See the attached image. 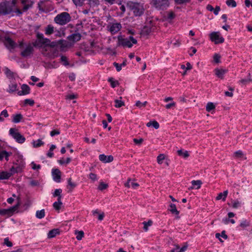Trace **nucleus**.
I'll use <instances>...</instances> for the list:
<instances>
[{"label": "nucleus", "mask_w": 252, "mask_h": 252, "mask_svg": "<svg viewBox=\"0 0 252 252\" xmlns=\"http://www.w3.org/2000/svg\"><path fill=\"white\" fill-rule=\"evenodd\" d=\"M142 223L144 225V230H145V231H147L148 230V227L152 225L153 221L151 220H149L148 221L143 222Z\"/></svg>", "instance_id": "nucleus-35"}, {"label": "nucleus", "mask_w": 252, "mask_h": 252, "mask_svg": "<svg viewBox=\"0 0 252 252\" xmlns=\"http://www.w3.org/2000/svg\"><path fill=\"white\" fill-rule=\"evenodd\" d=\"M108 187V185L103 182H101L98 186V189L100 190L106 189Z\"/></svg>", "instance_id": "nucleus-49"}, {"label": "nucleus", "mask_w": 252, "mask_h": 252, "mask_svg": "<svg viewBox=\"0 0 252 252\" xmlns=\"http://www.w3.org/2000/svg\"><path fill=\"white\" fill-rule=\"evenodd\" d=\"M168 210H169L173 214L178 215L179 214V212L176 208V205L173 203H171L170 204Z\"/></svg>", "instance_id": "nucleus-22"}, {"label": "nucleus", "mask_w": 252, "mask_h": 252, "mask_svg": "<svg viewBox=\"0 0 252 252\" xmlns=\"http://www.w3.org/2000/svg\"><path fill=\"white\" fill-rule=\"evenodd\" d=\"M114 102H115V106L116 108H120L125 105L124 102L121 100L116 99V100H115Z\"/></svg>", "instance_id": "nucleus-42"}, {"label": "nucleus", "mask_w": 252, "mask_h": 252, "mask_svg": "<svg viewBox=\"0 0 252 252\" xmlns=\"http://www.w3.org/2000/svg\"><path fill=\"white\" fill-rule=\"evenodd\" d=\"M222 220L225 224H227L228 222H230L232 224L235 223V221L234 219H230V218H225L223 219Z\"/></svg>", "instance_id": "nucleus-54"}, {"label": "nucleus", "mask_w": 252, "mask_h": 252, "mask_svg": "<svg viewBox=\"0 0 252 252\" xmlns=\"http://www.w3.org/2000/svg\"><path fill=\"white\" fill-rule=\"evenodd\" d=\"M32 165V169L33 170L39 169L41 168V166L39 164H36L33 161L31 163Z\"/></svg>", "instance_id": "nucleus-59"}, {"label": "nucleus", "mask_w": 252, "mask_h": 252, "mask_svg": "<svg viewBox=\"0 0 252 252\" xmlns=\"http://www.w3.org/2000/svg\"><path fill=\"white\" fill-rule=\"evenodd\" d=\"M241 206V202L238 200H235L232 202V206L233 208L237 209Z\"/></svg>", "instance_id": "nucleus-46"}, {"label": "nucleus", "mask_w": 252, "mask_h": 252, "mask_svg": "<svg viewBox=\"0 0 252 252\" xmlns=\"http://www.w3.org/2000/svg\"><path fill=\"white\" fill-rule=\"evenodd\" d=\"M2 10L4 14H10L13 11L12 8L8 6H6L4 8H2Z\"/></svg>", "instance_id": "nucleus-39"}, {"label": "nucleus", "mask_w": 252, "mask_h": 252, "mask_svg": "<svg viewBox=\"0 0 252 252\" xmlns=\"http://www.w3.org/2000/svg\"><path fill=\"white\" fill-rule=\"evenodd\" d=\"M50 43V40L47 38H43V39H37L33 43L34 47H41L43 45H49Z\"/></svg>", "instance_id": "nucleus-10"}, {"label": "nucleus", "mask_w": 252, "mask_h": 252, "mask_svg": "<svg viewBox=\"0 0 252 252\" xmlns=\"http://www.w3.org/2000/svg\"><path fill=\"white\" fill-rule=\"evenodd\" d=\"M81 35L79 33H73L68 36L67 39L72 42H77L81 39Z\"/></svg>", "instance_id": "nucleus-16"}, {"label": "nucleus", "mask_w": 252, "mask_h": 252, "mask_svg": "<svg viewBox=\"0 0 252 252\" xmlns=\"http://www.w3.org/2000/svg\"><path fill=\"white\" fill-rule=\"evenodd\" d=\"M60 134V131L58 130H53L50 132V135L52 137L56 135H59Z\"/></svg>", "instance_id": "nucleus-60"}, {"label": "nucleus", "mask_w": 252, "mask_h": 252, "mask_svg": "<svg viewBox=\"0 0 252 252\" xmlns=\"http://www.w3.org/2000/svg\"><path fill=\"white\" fill-rule=\"evenodd\" d=\"M12 122L14 123H18L20 122L22 119L23 118L22 115L21 114H17L16 115H13L12 116Z\"/></svg>", "instance_id": "nucleus-21"}, {"label": "nucleus", "mask_w": 252, "mask_h": 252, "mask_svg": "<svg viewBox=\"0 0 252 252\" xmlns=\"http://www.w3.org/2000/svg\"><path fill=\"white\" fill-rule=\"evenodd\" d=\"M137 43V40L132 36H129L128 38H124L121 35L118 36L117 46H122L124 47L131 48L133 44H136Z\"/></svg>", "instance_id": "nucleus-2"}, {"label": "nucleus", "mask_w": 252, "mask_h": 252, "mask_svg": "<svg viewBox=\"0 0 252 252\" xmlns=\"http://www.w3.org/2000/svg\"><path fill=\"white\" fill-rule=\"evenodd\" d=\"M60 234V231L58 229H53L50 230L48 234V238H52L55 237Z\"/></svg>", "instance_id": "nucleus-18"}, {"label": "nucleus", "mask_w": 252, "mask_h": 252, "mask_svg": "<svg viewBox=\"0 0 252 252\" xmlns=\"http://www.w3.org/2000/svg\"><path fill=\"white\" fill-rule=\"evenodd\" d=\"M215 108V106L212 102H208L207 104L206 107V110L208 112H210L212 110L214 109Z\"/></svg>", "instance_id": "nucleus-40"}, {"label": "nucleus", "mask_w": 252, "mask_h": 252, "mask_svg": "<svg viewBox=\"0 0 252 252\" xmlns=\"http://www.w3.org/2000/svg\"><path fill=\"white\" fill-rule=\"evenodd\" d=\"M21 91L18 92L17 94L19 95H24L28 94L30 93L31 89L27 84H23L21 86Z\"/></svg>", "instance_id": "nucleus-14"}, {"label": "nucleus", "mask_w": 252, "mask_h": 252, "mask_svg": "<svg viewBox=\"0 0 252 252\" xmlns=\"http://www.w3.org/2000/svg\"><path fill=\"white\" fill-rule=\"evenodd\" d=\"M8 114L7 112V111L6 110H3L1 111V112L0 113V121H3L4 120V119L3 117H8Z\"/></svg>", "instance_id": "nucleus-41"}, {"label": "nucleus", "mask_w": 252, "mask_h": 252, "mask_svg": "<svg viewBox=\"0 0 252 252\" xmlns=\"http://www.w3.org/2000/svg\"><path fill=\"white\" fill-rule=\"evenodd\" d=\"M252 81V80L251 78H245V79H241L240 81V82L242 84L245 85V84H247L250 83Z\"/></svg>", "instance_id": "nucleus-57"}, {"label": "nucleus", "mask_w": 252, "mask_h": 252, "mask_svg": "<svg viewBox=\"0 0 252 252\" xmlns=\"http://www.w3.org/2000/svg\"><path fill=\"white\" fill-rule=\"evenodd\" d=\"M146 125L148 127L153 126L156 129L158 128L159 126V124L156 121H150Z\"/></svg>", "instance_id": "nucleus-32"}, {"label": "nucleus", "mask_w": 252, "mask_h": 252, "mask_svg": "<svg viewBox=\"0 0 252 252\" xmlns=\"http://www.w3.org/2000/svg\"><path fill=\"white\" fill-rule=\"evenodd\" d=\"M4 244L8 247H11L13 245L12 242L9 241L8 238H5L4 239Z\"/></svg>", "instance_id": "nucleus-53"}, {"label": "nucleus", "mask_w": 252, "mask_h": 252, "mask_svg": "<svg viewBox=\"0 0 252 252\" xmlns=\"http://www.w3.org/2000/svg\"><path fill=\"white\" fill-rule=\"evenodd\" d=\"M71 161V158H67L65 160L61 159L59 160V162L61 164H68Z\"/></svg>", "instance_id": "nucleus-52"}, {"label": "nucleus", "mask_w": 252, "mask_h": 252, "mask_svg": "<svg viewBox=\"0 0 252 252\" xmlns=\"http://www.w3.org/2000/svg\"><path fill=\"white\" fill-rule=\"evenodd\" d=\"M152 32V28L148 26L144 27L142 30V32L144 34L148 35Z\"/></svg>", "instance_id": "nucleus-28"}, {"label": "nucleus", "mask_w": 252, "mask_h": 252, "mask_svg": "<svg viewBox=\"0 0 252 252\" xmlns=\"http://www.w3.org/2000/svg\"><path fill=\"white\" fill-rule=\"evenodd\" d=\"M33 146L34 148H38L44 144V142L40 139L32 141Z\"/></svg>", "instance_id": "nucleus-34"}, {"label": "nucleus", "mask_w": 252, "mask_h": 252, "mask_svg": "<svg viewBox=\"0 0 252 252\" xmlns=\"http://www.w3.org/2000/svg\"><path fill=\"white\" fill-rule=\"evenodd\" d=\"M178 155L179 156L182 157L184 158H187L189 157V154L187 151H184L183 150H179L177 151Z\"/></svg>", "instance_id": "nucleus-27"}, {"label": "nucleus", "mask_w": 252, "mask_h": 252, "mask_svg": "<svg viewBox=\"0 0 252 252\" xmlns=\"http://www.w3.org/2000/svg\"><path fill=\"white\" fill-rule=\"evenodd\" d=\"M30 184L32 187H35L39 185V182L36 180H32L30 182Z\"/></svg>", "instance_id": "nucleus-63"}, {"label": "nucleus", "mask_w": 252, "mask_h": 252, "mask_svg": "<svg viewBox=\"0 0 252 252\" xmlns=\"http://www.w3.org/2000/svg\"><path fill=\"white\" fill-rule=\"evenodd\" d=\"M45 217V210L42 209L41 210H38L36 212V217L38 219H41Z\"/></svg>", "instance_id": "nucleus-31"}, {"label": "nucleus", "mask_w": 252, "mask_h": 252, "mask_svg": "<svg viewBox=\"0 0 252 252\" xmlns=\"http://www.w3.org/2000/svg\"><path fill=\"white\" fill-rule=\"evenodd\" d=\"M113 65L116 67V70L118 72H119L121 70L122 67L121 64H119L116 62H114L113 63Z\"/></svg>", "instance_id": "nucleus-55"}, {"label": "nucleus", "mask_w": 252, "mask_h": 252, "mask_svg": "<svg viewBox=\"0 0 252 252\" xmlns=\"http://www.w3.org/2000/svg\"><path fill=\"white\" fill-rule=\"evenodd\" d=\"M67 188L68 189V192H71L76 187L77 184L74 182H72L70 178L67 179Z\"/></svg>", "instance_id": "nucleus-17"}, {"label": "nucleus", "mask_w": 252, "mask_h": 252, "mask_svg": "<svg viewBox=\"0 0 252 252\" xmlns=\"http://www.w3.org/2000/svg\"><path fill=\"white\" fill-rule=\"evenodd\" d=\"M216 75L220 78H223L224 74L226 72V70L224 69H216L215 70Z\"/></svg>", "instance_id": "nucleus-26"}, {"label": "nucleus", "mask_w": 252, "mask_h": 252, "mask_svg": "<svg viewBox=\"0 0 252 252\" xmlns=\"http://www.w3.org/2000/svg\"><path fill=\"white\" fill-rule=\"evenodd\" d=\"M126 6L130 11H132L135 16H140L144 12L143 6L138 2L128 1Z\"/></svg>", "instance_id": "nucleus-1"}, {"label": "nucleus", "mask_w": 252, "mask_h": 252, "mask_svg": "<svg viewBox=\"0 0 252 252\" xmlns=\"http://www.w3.org/2000/svg\"><path fill=\"white\" fill-rule=\"evenodd\" d=\"M240 226L244 228L249 226V223L246 220H245L242 221L240 223Z\"/></svg>", "instance_id": "nucleus-58"}, {"label": "nucleus", "mask_w": 252, "mask_h": 252, "mask_svg": "<svg viewBox=\"0 0 252 252\" xmlns=\"http://www.w3.org/2000/svg\"><path fill=\"white\" fill-rule=\"evenodd\" d=\"M226 3L227 6L232 7H235L236 6V2L234 0H227Z\"/></svg>", "instance_id": "nucleus-43"}, {"label": "nucleus", "mask_w": 252, "mask_h": 252, "mask_svg": "<svg viewBox=\"0 0 252 252\" xmlns=\"http://www.w3.org/2000/svg\"><path fill=\"white\" fill-rule=\"evenodd\" d=\"M75 234L76 235V238L78 240H81L84 235V233L83 231L76 230L75 231Z\"/></svg>", "instance_id": "nucleus-36"}, {"label": "nucleus", "mask_w": 252, "mask_h": 252, "mask_svg": "<svg viewBox=\"0 0 252 252\" xmlns=\"http://www.w3.org/2000/svg\"><path fill=\"white\" fill-rule=\"evenodd\" d=\"M62 192V189H56L54 192L53 194V197H58V198L62 199L61 193Z\"/></svg>", "instance_id": "nucleus-33"}, {"label": "nucleus", "mask_w": 252, "mask_h": 252, "mask_svg": "<svg viewBox=\"0 0 252 252\" xmlns=\"http://www.w3.org/2000/svg\"><path fill=\"white\" fill-rule=\"evenodd\" d=\"M54 32V27L52 25H48L45 29V33L46 35H51Z\"/></svg>", "instance_id": "nucleus-19"}, {"label": "nucleus", "mask_w": 252, "mask_h": 252, "mask_svg": "<svg viewBox=\"0 0 252 252\" xmlns=\"http://www.w3.org/2000/svg\"><path fill=\"white\" fill-rule=\"evenodd\" d=\"M76 6H82L84 3L85 0H72Z\"/></svg>", "instance_id": "nucleus-44"}, {"label": "nucleus", "mask_w": 252, "mask_h": 252, "mask_svg": "<svg viewBox=\"0 0 252 252\" xmlns=\"http://www.w3.org/2000/svg\"><path fill=\"white\" fill-rule=\"evenodd\" d=\"M34 103V101L33 99H26L24 100V104L27 105L29 104L30 106H32Z\"/></svg>", "instance_id": "nucleus-50"}, {"label": "nucleus", "mask_w": 252, "mask_h": 252, "mask_svg": "<svg viewBox=\"0 0 252 252\" xmlns=\"http://www.w3.org/2000/svg\"><path fill=\"white\" fill-rule=\"evenodd\" d=\"M4 43L8 49H13L16 47V43L9 37L6 36L5 37Z\"/></svg>", "instance_id": "nucleus-12"}, {"label": "nucleus", "mask_w": 252, "mask_h": 252, "mask_svg": "<svg viewBox=\"0 0 252 252\" xmlns=\"http://www.w3.org/2000/svg\"><path fill=\"white\" fill-rule=\"evenodd\" d=\"M210 39L214 42L215 44L223 43L224 41V38L220 35L219 32H213L210 34Z\"/></svg>", "instance_id": "nucleus-9"}, {"label": "nucleus", "mask_w": 252, "mask_h": 252, "mask_svg": "<svg viewBox=\"0 0 252 252\" xmlns=\"http://www.w3.org/2000/svg\"><path fill=\"white\" fill-rule=\"evenodd\" d=\"M71 17L68 13L63 12L58 14L54 18V21L56 23L63 26L69 23L71 21Z\"/></svg>", "instance_id": "nucleus-4"}, {"label": "nucleus", "mask_w": 252, "mask_h": 252, "mask_svg": "<svg viewBox=\"0 0 252 252\" xmlns=\"http://www.w3.org/2000/svg\"><path fill=\"white\" fill-rule=\"evenodd\" d=\"M62 205L61 199L60 198L57 199V201L53 203V207L57 210H59L61 209V206Z\"/></svg>", "instance_id": "nucleus-30"}, {"label": "nucleus", "mask_w": 252, "mask_h": 252, "mask_svg": "<svg viewBox=\"0 0 252 252\" xmlns=\"http://www.w3.org/2000/svg\"><path fill=\"white\" fill-rule=\"evenodd\" d=\"M150 4L158 10L166 9L169 6L168 0H152Z\"/></svg>", "instance_id": "nucleus-6"}, {"label": "nucleus", "mask_w": 252, "mask_h": 252, "mask_svg": "<svg viewBox=\"0 0 252 252\" xmlns=\"http://www.w3.org/2000/svg\"><path fill=\"white\" fill-rule=\"evenodd\" d=\"M19 169V168H15L14 167H12L10 169V172H9V173H11V176H12L13 174H14L16 173H17L18 172Z\"/></svg>", "instance_id": "nucleus-62"}, {"label": "nucleus", "mask_w": 252, "mask_h": 252, "mask_svg": "<svg viewBox=\"0 0 252 252\" xmlns=\"http://www.w3.org/2000/svg\"><path fill=\"white\" fill-rule=\"evenodd\" d=\"M52 173L54 181L57 183H60L61 182V176L60 170L58 169H53Z\"/></svg>", "instance_id": "nucleus-13"}, {"label": "nucleus", "mask_w": 252, "mask_h": 252, "mask_svg": "<svg viewBox=\"0 0 252 252\" xmlns=\"http://www.w3.org/2000/svg\"><path fill=\"white\" fill-rule=\"evenodd\" d=\"M22 9L16 8L15 12L17 15H21L23 12H27L28 10L33 7L34 3L33 0H20Z\"/></svg>", "instance_id": "nucleus-3"}, {"label": "nucleus", "mask_w": 252, "mask_h": 252, "mask_svg": "<svg viewBox=\"0 0 252 252\" xmlns=\"http://www.w3.org/2000/svg\"><path fill=\"white\" fill-rule=\"evenodd\" d=\"M108 81L110 83L111 86L113 88H115L119 84L118 82L114 80V78L112 77L108 78Z\"/></svg>", "instance_id": "nucleus-37"}, {"label": "nucleus", "mask_w": 252, "mask_h": 252, "mask_svg": "<svg viewBox=\"0 0 252 252\" xmlns=\"http://www.w3.org/2000/svg\"><path fill=\"white\" fill-rule=\"evenodd\" d=\"M191 184L193 186L191 188V189H198L200 188L202 182L200 180H193L191 181Z\"/></svg>", "instance_id": "nucleus-24"}, {"label": "nucleus", "mask_w": 252, "mask_h": 252, "mask_svg": "<svg viewBox=\"0 0 252 252\" xmlns=\"http://www.w3.org/2000/svg\"><path fill=\"white\" fill-rule=\"evenodd\" d=\"M165 158V156L163 154H160L157 157V162L158 164H161L163 160Z\"/></svg>", "instance_id": "nucleus-48"}, {"label": "nucleus", "mask_w": 252, "mask_h": 252, "mask_svg": "<svg viewBox=\"0 0 252 252\" xmlns=\"http://www.w3.org/2000/svg\"><path fill=\"white\" fill-rule=\"evenodd\" d=\"M139 184L137 183H135L133 181H131L130 183V187H132L133 189H136L139 187Z\"/></svg>", "instance_id": "nucleus-64"}, {"label": "nucleus", "mask_w": 252, "mask_h": 252, "mask_svg": "<svg viewBox=\"0 0 252 252\" xmlns=\"http://www.w3.org/2000/svg\"><path fill=\"white\" fill-rule=\"evenodd\" d=\"M20 204L18 202L15 205L7 209H0V215L11 216L17 210Z\"/></svg>", "instance_id": "nucleus-8"}, {"label": "nucleus", "mask_w": 252, "mask_h": 252, "mask_svg": "<svg viewBox=\"0 0 252 252\" xmlns=\"http://www.w3.org/2000/svg\"><path fill=\"white\" fill-rule=\"evenodd\" d=\"M191 0H174L175 2L177 4H183L189 2Z\"/></svg>", "instance_id": "nucleus-51"}, {"label": "nucleus", "mask_w": 252, "mask_h": 252, "mask_svg": "<svg viewBox=\"0 0 252 252\" xmlns=\"http://www.w3.org/2000/svg\"><path fill=\"white\" fill-rule=\"evenodd\" d=\"M9 134L19 143L22 144L25 141V138L15 128H11Z\"/></svg>", "instance_id": "nucleus-7"}, {"label": "nucleus", "mask_w": 252, "mask_h": 252, "mask_svg": "<svg viewBox=\"0 0 252 252\" xmlns=\"http://www.w3.org/2000/svg\"><path fill=\"white\" fill-rule=\"evenodd\" d=\"M227 194L228 190H225L223 192L220 193L216 197V199L219 200L222 199L223 200H225Z\"/></svg>", "instance_id": "nucleus-25"}, {"label": "nucleus", "mask_w": 252, "mask_h": 252, "mask_svg": "<svg viewBox=\"0 0 252 252\" xmlns=\"http://www.w3.org/2000/svg\"><path fill=\"white\" fill-rule=\"evenodd\" d=\"M187 249V246H184L180 248L179 246H176V247L173 249L171 252H184Z\"/></svg>", "instance_id": "nucleus-29"}, {"label": "nucleus", "mask_w": 252, "mask_h": 252, "mask_svg": "<svg viewBox=\"0 0 252 252\" xmlns=\"http://www.w3.org/2000/svg\"><path fill=\"white\" fill-rule=\"evenodd\" d=\"M20 48L23 50L21 53V55L24 58L31 57L33 52V45L29 43L27 45H25L24 43L22 41L20 42L19 44Z\"/></svg>", "instance_id": "nucleus-5"}, {"label": "nucleus", "mask_w": 252, "mask_h": 252, "mask_svg": "<svg viewBox=\"0 0 252 252\" xmlns=\"http://www.w3.org/2000/svg\"><path fill=\"white\" fill-rule=\"evenodd\" d=\"M11 176V173L5 171H0V180L8 179Z\"/></svg>", "instance_id": "nucleus-20"}, {"label": "nucleus", "mask_w": 252, "mask_h": 252, "mask_svg": "<svg viewBox=\"0 0 252 252\" xmlns=\"http://www.w3.org/2000/svg\"><path fill=\"white\" fill-rule=\"evenodd\" d=\"M93 214L94 216H95L97 215H98V219L99 220H102L103 219V218L104 217V215L103 213L100 214H98V210H96L95 211H93Z\"/></svg>", "instance_id": "nucleus-38"}, {"label": "nucleus", "mask_w": 252, "mask_h": 252, "mask_svg": "<svg viewBox=\"0 0 252 252\" xmlns=\"http://www.w3.org/2000/svg\"><path fill=\"white\" fill-rule=\"evenodd\" d=\"M61 61L63 63V65L67 66L69 64L67 58L64 56H62L61 57Z\"/></svg>", "instance_id": "nucleus-47"}, {"label": "nucleus", "mask_w": 252, "mask_h": 252, "mask_svg": "<svg viewBox=\"0 0 252 252\" xmlns=\"http://www.w3.org/2000/svg\"><path fill=\"white\" fill-rule=\"evenodd\" d=\"M89 178L94 181L97 180L96 175L93 173H91L89 174Z\"/></svg>", "instance_id": "nucleus-61"}, {"label": "nucleus", "mask_w": 252, "mask_h": 252, "mask_svg": "<svg viewBox=\"0 0 252 252\" xmlns=\"http://www.w3.org/2000/svg\"><path fill=\"white\" fill-rule=\"evenodd\" d=\"M17 88V84L16 83H11L9 85L8 89L7 92L9 93H12L16 91Z\"/></svg>", "instance_id": "nucleus-23"}, {"label": "nucleus", "mask_w": 252, "mask_h": 252, "mask_svg": "<svg viewBox=\"0 0 252 252\" xmlns=\"http://www.w3.org/2000/svg\"><path fill=\"white\" fill-rule=\"evenodd\" d=\"M108 28L112 34H115L121 29L122 26L119 23H112L108 26Z\"/></svg>", "instance_id": "nucleus-11"}, {"label": "nucleus", "mask_w": 252, "mask_h": 252, "mask_svg": "<svg viewBox=\"0 0 252 252\" xmlns=\"http://www.w3.org/2000/svg\"><path fill=\"white\" fill-rule=\"evenodd\" d=\"M234 155L235 157H236L237 158H241L242 156H243V152L239 150V151L235 152L234 153Z\"/></svg>", "instance_id": "nucleus-56"}, {"label": "nucleus", "mask_w": 252, "mask_h": 252, "mask_svg": "<svg viewBox=\"0 0 252 252\" xmlns=\"http://www.w3.org/2000/svg\"><path fill=\"white\" fill-rule=\"evenodd\" d=\"M147 101H144L143 102H141L139 100H138L135 103V105L139 108H141L142 107H144L147 104Z\"/></svg>", "instance_id": "nucleus-45"}, {"label": "nucleus", "mask_w": 252, "mask_h": 252, "mask_svg": "<svg viewBox=\"0 0 252 252\" xmlns=\"http://www.w3.org/2000/svg\"><path fill=\"white\" fill-rule=\"evenodd\" d=\"M113 157L111 155L107 156L104 154L99 156V159L104 163H109L113 160Z\"/></svg>", "instance_id": "nucleus-15"}]
</instances>
